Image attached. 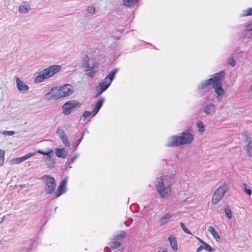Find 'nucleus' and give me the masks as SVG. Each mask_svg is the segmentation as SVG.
<instances>
[{
    "mask_svg": "<svg viewBox=\"0 0 252 252\" xmlns=\"http://www.w3.org/2000/svg\"><path fill=\"white\" fill-rule=\"evenodd\" d=\"M225 73L223 71L215 74L213 78H210L205 82L202 83L199 88L203 89L205 87L212 84V88H215V92L217 94V97L224 94V90L222 87V81L224 77Z\"/></svg>",
    "mask_w": 252,
    "mask_h": 252,
    "instance_id": "nucleus-1",
    "label": "nucleus"
},
{
    "mask_svg": "<svg viewBox=\"0 0 252 252\" xmlns=\"http://www.w3.org/2000/svg\"><path fill=\"white\" fill-rule=\"evenodd\" d=\"M193 139V135L189 130H186L179 136H172L168 144L169 147H178L182 145L189 144Z\"/></svg>",
    "mask_w": 252,
    "mask_h": 252,
    "instance_id": "nucleus-2",
    "label": "nucleus"
},
{
    "mask_svg": "<svg viewBox=\"0 0 252 252\" xmlns=\"http://www.w3.org/2000/svg\"><path fill=\"white\" fill-rule=\"evenodd\" d=\"M61 69V66L59 65H51L39 72L35 77L34 82L35 83H39L45 79L50 78L56 74Z\"/></svg>",
    "mask_w": 252,
    "mask_h": 252,
    "instance_id": "nucleus-3",
    "label": "nucleus"
},
{
    "mask_svg": "<svg viewBox=\"0 0 252 252\" xmlns=\"http://www.w3.org/2000/svg\"><path fill=\"white\" fill-rule=\"evenodd\" d=\"M73 93L72 87L70 85L66 84L63 86L58 88H53L50 91L52 98L54 99H58L62 97H64L69 96Z\"/></svg>",
    "mask_w": 252,
    "mask_h": 252,
    "instance_id": "nucleus-4",
    "label": "nucleus"
},
{
    "mask_svg": "<svg viewBox=\"0 0 252 252\" xmlns=\"http://www.w3.org/2000/svg\"><path fill=\"white\" fill-rule=\"evenodd\" d=\"M229 188L228 184L224 183L221 186L217 189L214 192L211 202L213 204L216 205L223 198L226 191H227Z\"/></svg>",
    "mask_w": 252,
    "mask_h": 252,
    "instance_id": "nucleus-5",
    "label": "nucleus"
},
{
    "mask_svg": "<svg viewBox=\"0 0 252 252\" xmlns=\"http://www.w3.org/2000/svg\"><path fill=\"white\" fill-rule=\"evenodd\" d=\"M118 71V69L115 68L112 70L104 79V80L100 82L99 84V88L97 89L98 95L101 94L105 91L110 85L114 77Z\"/></svg>",
    "mask_w": 252,
    "mask_h": 252,
    "instance_id": "nucleus-6",
    "label": "nucleus"
},
{
    "mask_svg": "<svg viewBox=\"0 0 252 252\" xmlns=\"http://www.w3.org/2000/svg\"><path fill=\"white\" fill-rule=\"evenodd\" d=\"M45 180L46 191L47 193H52L56 188V184L55 179L50 176L45 175L43 177Z\"/></svg>",
    "mask_w": 252,
    "mask_h": 252,
    "instance_id": "nucleus-7",
    "label": "nucleus"
},
{
    "mask_svg": "<svg viewBox=\"0 0 252 252\" xmlns=\"http://www.w3.org/2000/svg\"><path fill=\"white\" fill-rule=\"evenodd\" d=\"M174 183V178L168 175L161 176L158 183L156 186L162 187L171 188L172 184Z\"/></svg>",
    "mask_w": 252,
    "mask_h": 252,
    "instance_id": "nucleus-8",
    "label": "nucleus"
},
{
    "mask_svg": "<svg viewBox=\"0 0 252 252\" xmlns=\"http://www.w3.org/2000/svg\"><path fill=\"white\" fill-rule=\"evenodd\" d=\"M79 103L77 101L69 100L65 103L63 106V113L64 115H68L71 112L72 109L77 106Z\"/></svg>",
    "mask_w": 252,
    "mask_h": 252,
    "instance_id": "nucleus-9",
    "label": "nucleus"
},
{
    "mask_svg": "<svg viewBox=\"0 0 252 252\" xmlns=\"http://www.w3.org/2000/svg\"><path fill=\"white\" fill-rule=\"evenodd\" d=\"M104 101V98L99 99L95 104V108L94 109L92 112L89 111H85L83 114V116L84 118H88L92 115L93 116H94L99 111V109L102 106V104Z\"/></svg>",
    "mask_w": 252,
    "mask_h": 252,
    "instance_id": "nucleus-10",
    "label": "nucleus"
},
{
    "mask_svg": "<svg viewBox=\"0 0 252 252\" xmlns=\"http://www.w3.org/2000/svg\"><path fill=\"white\" fill-rule=\"evenodd\" d=\"M98 63L96 62H95L93 63L92 66L87 65L85 67L86 69L85 70L86 75L91 78H93L94 74L98 72Z\"/></svg>",
    "mask_w": 252,
    "mask_h": 252,
    "instance_id": "nucleus-11",
    "label": "nucleus"
},
{
    "mask_svg": "<svg viewBox=\"0 0 252 252\" xmlns=\"http://www.w3.org/2000/svg\"><path fill=\"white\" fill-rule=\"evenodd\" d=\"M156 188L161 198L168 197L171 193L172 188L158 186H156Z\"/></svg>",
    "mask_w": 252,
    "mask_h": 252,
    "instance_id": "nucleus-12",
    "label": "nucleus"
},
{
    "mask_svg": "<svg viewBox=\"0 0 252 252\" xmlns=\"http://www.w3.org/2000/svg\"><path fill=\"white\" fill-rule=\"evenodd\" d=\"M17 87L20 92L27 93L29 91V86L21 81L18 76L15 77Z\"/></svg>",
    "mask_w": 252,
    "mask_h": 252,
    "instance_id": "nucleus-13",
    "label": "nucleus"
},
{
    "mask_svg": "<svg viewBox=\"0 0 252 252\" xmlns=\"http://www.w3.org/2000/svg\"><path fill=\"white\" fill-rule=\"evenodd\" d=\"M67 183V179H64L63 180L61 183H60V185L58 187L55 193V197H59L62 193L64 192L65 191L66 189L65 186Z\"/></svg>",
    "mask_w": 252,
    "mask_h": 252,
    "instance_id": "nucleus-14",
    "label": "nucleus"
},
{
    "mask_svg": "<svg viewBox=\"0 0 252 252\" xmlns=\"http://www.w3.org/2000/svg\"><path fill=\"white\" fill-rule=\"evenodd\" d=\"M35 155V153H28L27 155L21 158H13V159H12L11 161L14 164H19L23 162V161L30 158L31 157H33Z\"/></svg>",
    "mask_w": 252,
    "mask_h": 252,
    "instance_id": "nucleus-15",
    "label": "nucleus"
},
{
    "mask_svg": "<svg viewBox=\"0 0 252 252\" xmlns=\"http://www.w3.org/2000/svg\"><path fill=\"white\" fill-rule=\"evenodd\" d=\"M173 217V214L170 212H168L166 213L164 215H163L160 219L159 220V223L160 225H163L166 223H167L169 220Z\"/></svg>",
    "mask_w": 252,
    "mask_h": 252,
    "instance_id": "nucleus-16",
    "label": "nucleus"
},
{
    "mask_svg": "<svg viewBox=\"0 0 252 252\" xmlns=\"http://www.w3.org/2000/svg\"><path fill=\"white\" fill-rule=\"evenodd\" d=\"M168 240L170 242V244L172 247V248L173 249L174 251H176L178 250V246H177V243L176 241V237L170 236L168 238Z\"/></svg>",
    "mask_w": 252,
    "mask_h": 252,
    "instance_id": "nucleus-17",
    "label": "nucleus"
},
{
    "mask_svg": "<svg viewBox=\"0 0 252 252\" xmlns=\"http://www.w3.org/2000/svg\"><path fill=\"white\" fill-rule=\"evenodd\" d=\"M208 231L211 233V234L213 236V237L217 240H219L220 239V237L216 230L215 228L213 226H209L208 229Z\"/></svg>",
    "mask_w": 252,
    "mask_h": 252,
    "instance_id": "nucleus-18",
    "label": "nucleus"
},
{
    "mask_svg": "<svg viewBox=\"0 0 252 252\" xmlns=\"http://www.w3.org/2000/svg\"><path fill=\"white\" fill-rule=\"evenodd\" d=\"M215 106L213 103H210L204 108V111L207 114L212 113L215 110Z\"/></svg>",
    "mask_w": 252,
    "mask_h": 252,
    "instance_id": "nucleus-19",
    "label": "nucleus"
},
{
    "mask_svg": "<svg viewBox=\"0 0 252 252\" xmlns=\"http://www.w3.org/2000/svg\"><path fill=\"white\" fill-rule=\"evenodd\" d=\"M31 9L29 4H22L19 7V12L26 13Z\"/></svg>",
    "mask_w": 252,
    "mask_h": 252,
    "instance_id": "nucleus-20",
    "label": "nucleus"
},
{
    "mask_svg": "<svg viewBox=\"0 0 252 252\" xmlns=\"http://www.w3.org/2000/svg\"><path fill=\"white\" fill-rule=\"evenodd\" d=\"M117 239L115 238L111 241L110 244V246L111 249H115L119 247L121 245V243L117 240Z\"/></svg>",
    "mask_w": 252,
    "mask_h": 252,
    "instance_id": "nucleus-21",
    "label": "nucleus"
},
{
    "mask_svg": "<svg viewBox=\"0 0 252 252\" xmlns=\"http://www.w3.org/2000/svg\"><path fill=\"white\" fill-rule=\"evenodd\" d=\"M137 1L138 0H124L123 4L126 7H130Z\"/></svg>",
    "mask_w": 252,
    "mask_h": 252,
    "instance_id": "nucleus-22",
    "label": "nucleus"
},
{
    "mask_svg": "<svg viewBox=\"0 0 252 252\" xmlns=\"http://www.w3.org/2000/svg\"><path fill=\"white\" fill-rule=\"evenodd\" d=\"M37 152L38 153H39L41 155H43L44 156H48L49 158H51L54 155V154H53V150L52 149H50L49 151L47 152H43V151L41 150H38Z\"/></svg>",
    "mask_w": 252,
    "mask_h": 252,
    "instance_id": "nucleus-23",
    "label": "nucleus"
},
{
    "mask_svg": "<svg viewBox=\"0 0 252 252\" xmlns=\"http://www.w3.org/2000/svg\"><path fill=\"white\" fill-rule=\"evenodd\" d=\"M64 150V149H59L57 148L55 150L56 155L59 158H64L63 154V151Z\"/></svg>",
    "mask_w": 252,
    "mask_h": 252,
    "instance_id": "nucleus-24",
    "label": "nucleus"
},
{
    "mask_svg": "<svg viewBox=\"0 0 252 252\" xmlns=\"http://www.w3.org/2000/svg\"><path fill=\"white\" fill-rule=\"evenodd\" d=\"M224 212L228 219H230L232 218V211L228 207L225 208Z\"/></svg>",
    "mask_w": 252,
    "mask_h": 252,
    "instance_id": "nucleus-25",
    "label": "nucleus"
},
{
    "mask_svg": "<svg viewBox=\"0 0 252 252\" xmlns=\"http://www.w3.org/2000/svg\"><path fill=\"white\" fill-rule=\"evenodd\" d=\"M4 151L1 150L0 149V166L2 165L3 164L4 160Z\"/></svg>",
    "mask_w": 252,
    "mask_h": 252,
    "instance_id": "nucleus-26",
    "label": "nucleus"
},
{
    "mask_svg": "<svg viewBox=\"0 0 252 252\" xmlns=\"http://www.w3.org/2000/svg\"><path fill=\"white\" fill-rule=\"evenodd\" d=\"M126 233L124 231H122L120 232L118 235H117L115 237L116 239H121L125 238L126 236Z\"/></svg>",
    "mask_w": 252,
    "mask_h": 252,
    "instance_id": "nucleus-27",
    "label": "nucleus"
},
{
    "mask_svg": "<svg viewBox=\"0 0 252 252\" xmlns=\"http://www.w3.org/2000/svg\"><path fill=\"white\" fill-rule=\"evenodd\" d=\"M57 133L59 134L61 139L66 136L64 130L62 129L58 128L57 130Z\"/></svg>",
    "mask_w": 252,
    "mask_h": 252,
    "instance_id": "nucleus-28",
    "label": "nucleus"
},
{
    "mask_svg": "<svg viewBox=\"0 0 252 252\" xmlns=\"http://www.w3.org/2000/svg\"><path fill=\"white\" fill-rule=\"evenodd\" d=\"M180 225L183 231L187 234L192 235L191 232L186 227L183 222H181Z\"/></svg>",
    "mask_w": 252,
    "mask_h": 252,
    "instance_id": "nucleus-29",
    "label": "nucleus"
},
{
    "mask_svg": "<svg viewBox=\"0 0 252 252\" xmlns=\"http://www.w3.org/2000/svg\"><path fill=\"white\" fill-rule=\"evenodd\" d=\"M243 189L244 192L247 194L251 195L252 194V190L249 189H247L246 184L244 183L243 184Z\"/></svg>",
    "mask_w": 252,
    "mask_h": 252,
    "instance_id": "nucleus-30",
    "label": "nucleus"
},
{
    "mask_svg": "<svg viewBox=\"0 0 252 252\" xmlns=\"http://www.w3.org/2000/svg\"><path fill=\"white\" fill-rule=\"evenodd\" d=\"M243 15L245 16L252 15V8H249L247 10L244 11Z\"/></svg>",
    "mask_w": 252,
    "mask_h": 252,
    "instance_id": "nucleus-31",
    "label": "nucleus"
},
{
    "mask_svg": "<svg viewBox=\"0 0 252 252\" xmlns=\"http://www.w3.org/2000/svg\"><path fill=\"white\" fill-rule=\"evenodd\" d=\"M61 140H62V142L63 143V144L65 145V146H66V147L69 146L70 143H69V142L66 136H65L64 137H63L62 139H61Z\"/></svg>",
    "mask_w": 252,
    "mask_h": 252,
    "instance_id": "nucleus-32",
    "label": "nucleus"
},
{
    "mask_svg": "<svg viewBox=\"0 0 252 252\" xmlns=\"http://www.w3.org/2000/svg\"><path fill=\"white\" fill-rule=\"evenodd\" d=\"M89 58L87 55H86L83 59V62L84 64V66H86L87 65H89Z\"/></svg>",
    "mask_w": 252,
    "mask_h": 252,
    "instance_id": "nucleus-33",
    "label": "nucleus"
},
{
    "mask_svg": "<svg viewBox=\"0 0 252 252\" xmlns=\"http://www.w3.org/2000/svg\"><path fill=\"white\" fill-rule=\"evenodd\" d=\"M228 63L232 66H234L235 65V61L232 58H230L227 60Z\"/></svg>",
    "mask_w": 252,
    "mask_h": 252,
    "instance_id": "nucleus-34",
    "label": "nucleus"
},
{
    "mask_svg": "<svg viewBox=\"0 0 252 252\" xmlns=\"http://www.w3.org/2000/svg\"><path fill=\"white\" fill-rule=\"evenodd\" d=\"M87 11L90 13L94 14V12L95 11V9L94 6H90L88 7Z\"/></svg>",
    "mask_w": 252,
    "mask_h": 252,
    "instance_id": "nucleus-35",
    "label": "nucleus"
},
{
    "mask_svg": "<svg viewBox=\"0 0 252 252\" xmlns=\"http://www.w3.org/2000/svg\"><path fill=\"white\" fill-rule=\"evenodd\" d=\"M204 249H205L207 251L211 252L212 251V247L207 244L206 243L204 245Z\"/></svg>",
    "mask_w": 252,
    "mask_h": 252,
    "instance_id": "nucleus-36",
    "label": "nucleus"
},
{
    "mask_svg": "<svg viewBox=\"0 0 252 252\" xmlns=\"http://www.w3.org/2000/svg\"><path fill=\"white\" fill-rule=\"evenodd\" d=\"M197 126L199 127V131L202 132L204 131V128L203 126V124L202 122H200L197 124Z\"/></svg>",
    "mask_w": 252,
    "mask_h": 252,
    "instance_id": "nucleus-37",
    "label": "nucleus"
},
{
    "mask_svg": "<svg viewBox=\"0 0 252 252\" xmlns=\"http://www.w3.org/2000/svg\"><path fill=\"white\" fill-rule=\"evenodd\" d=\"M246 30L248 32H252V22L246 26Z\"/></svg>",
    "mask_w": 252,
    "mask_h": 252,
    "instance_id": "nucleus-38",
    "label": "nucleus"
},
{
    "mask_svg": "<svg viewBox=\"0 0 252 252\" xmlns=\"http://www.w3.org/2000/svg\"><path fill=\"white\" fill-rule=\"evenodd\" d=\"M14 131H5L4 132V134H7L8 135H12L14 134Z\"/></svg>",
    "mask_w": 252,
    "mask_h": 252,
    "instance_id": "nucleus-39",
    "label": "nucleus"
},
{
    "mask_svg": "<svg viewBox=\"0 0 252 252\" xmlns=\"http://www.w3.org/2000/svg\"><path fill=\"white\" fill-rule=\"evenodd\" d=\"M77 158V156H74L73 157H72L71 159H70V163H72L74 162V161L76 160V159Z\"/></svg>",
    "mask_w": 252,
    "mask_h": 252,
    "instance_id": "nucleus-40",
    "label": "nucleus"
},
{
    "mask_svg": "<svg viewBox=\"0 0 252 252\" xmlns=\"http://www.w3.org/2000/svg\"><path fill=\"white\" fill-rule=\"evenodd\" d=\"M203 249H204V246H200V247H199L197 249L196 251L197 252H200L201 251H202Z\"/></svg>",
    "mask_w": 252,
    "mask_h": 252,
    "instance_id": "nucleus-41",
    "label": "nucleus"
},
{
    "mask_svg": "<svg viewBox=\"0 0 252 252\" xmlns=\"http://www.w3.org/2000/svg\"><path fill=\"white\" fill-rule=\"evenodd\" d=\"M83 136V135H82L79 139H78L76 141V146H78L79 144V143H80V142L82 139Z\"/></svg>",
    "mask_w": 252,
    "mask_h": 252,
    "instance_id": "nucleus-42",
    "label": "nucleus"
},
{
    "mask_svg": "<svg viewBox=\"0 0 252 252\" xmlns=\"http://www.w3.org/2000/svg\"><path fill=\"white\" fill-rule=\"evenodd\" d=\"M157 252H167V250L164 248L160 249Z\"/></svg>",
    "mask_w": 252,
    "mask_h": 252,
    "instance_id": "nucleus-43",
    "label": "nucleus"
},
{
    "mask_svg": "<svg viewBox=\"0 0 252 252\" xmlns=\"http://www.w3.org/2000/svg\"><path fill=\"white\" fill-rule=\"evenodd\" d=\"M248 149H251L252 148V142L250 141L247 145Z\"/></svg>",
    "mask_w": 252,
    "mask_h": 252,
    "instance_id": "nucleus-44",
    "label": "nucleus"
},
{
    "mask_svg": "<svg viewBox=\"0 0 252 252\" xmlns=\"http://www.w3.org/2000/svg\"><path fill=\"white\" fill-rule=\"evenodd\" d=\"M196 238L203 245L206 243L204 241H203L202 239H200L199 238H198V237H196Z\"/></svg>",
    "mask_w": 252,
    "mask_h": 252,
    "instance_id": "nucleus-45",
    "label": "nucleus"
},
{
    "mask_svg": "<svg viewBox=\"0 0 252 252\" xmlns=\"http://www.w3.org/2000/svg\"><path fill=\"white\" fill-rule=\"evenodd\" d=\"M251 91H252V85H251Z\"/></svg>",
    "mask_w": 252,
    "mask_h": 252,
    "instance_id": "nucleus-46",
    "label": "nucleus"
}]
</instances>
